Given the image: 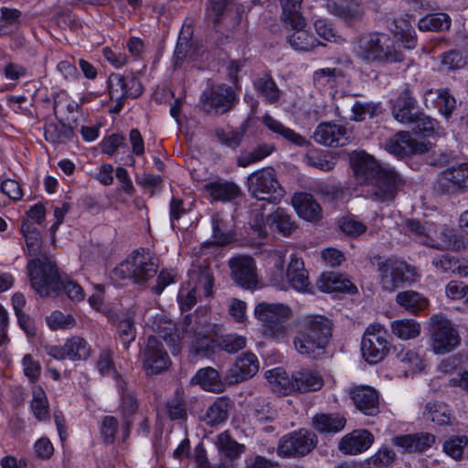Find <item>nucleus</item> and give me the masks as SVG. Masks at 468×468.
Wrapping results in <instances>:
<instances>
[{
    "instance_id": "f257e3e1",
    "label": "nucleus",
    "mask_w": 468,
    "mask_h": 468,
    "mask_svg": "<svg viewBox=\"0 0 468 468\" xmlns=\"http://www.w3.org/2000/svg\"><path fill=\"white\" fill-rule=\"evenodd\" d=\"M153 329L155 335L148 338L142 351L143 367L148 375L161 373L170 366V359L163 347L162 340L169 346L171 353L176 355L181 348V340L190 337L187 332L181 337L175 324L164 317L154 323Z\"/></svg>"
},
{
    "instance_id": "f03ea898",
    "label": "nucleus",
    "mask_w": 468,
    "mask_h": 468,
    "mask_svg": "<svg viewBox=\"0 0 468 468\" xmlns=\"http://www.w3.org/2000/svg\"><path fill=\"white\" fill-rule=\"evenodd\" d=\"M27 270L31 286L41 297L58 295L61 292L75 302L85 297L83 288L73 280L61 278L54 262L47 257L30 260Z\"/></svg>"
},
{
    "instance_id": "7ed1b4c3",
    "label": "nucleus",
    "mask_w": 468,
    "mask_h": 468,
    "mask_svg": "<svg viewBox=\"0 0 468 468\" xmlns=\"http://www.w3.org/2000/svg\"><path fill=\"white\" fill-rule=\"evenodd\" d=\"M351 163L359 183L374 182L372 194L376 199L388 201L394 198L400 179L393 169L378 164L372 155L363 151L354 153Z\"/></svg>"
},
{
    "instance_id": "20e7f679",
    "label": "nucleus",
    "mask_w": 468,
    "mask_h": 468,
    "mask_svg": "<svg viewBox=\"0 0 468 468\" xmlns=\"http://www.w3.org/2000/svg\"><path fill=\"white\" fill-rule=\"evenodd\" d=\"M299 324L300 330L293 338L295 350L307 358H323L332 336L331 321L323 315L307 314Z\"/></svg>"
},
{
    "instance_id": "39448f33",
    "label": "nucleus",
    "mask_w": 468,
    "mask_h": 468,
    "mask_svg": "<svg viewBox=\"0 0 468 468\" xmlns=\"http://www.w3.org/2000/svg\"><path fill=\"white\" fill-rule=\"evenodd\" d=\"M353 53L367 65H386L403 60V53L394 40L385 33L364 32L353 41Z\"/></svg>"
},
{
    "instance_id": "423d86ee",
    "label": "nucleus",
    "mask_w": 468,
    "mask_h": 468,
    "mask_svg": "<svg viewBox=\"0 0 468 468\" xmlns=\"http://www.w3.org/2000/svg\"><path fill=\"white\" fill-rule=\"evenodd\" d=\"M285 250H275L269 255L270 280L275 287L285 290L290 284L300 292H308L310 282L302 259L292 254L286 272L284 271Z\"/></svg>"
},
{
    "instance_id": "0eeeda50",
    "label": "nucleus",
    "mask_w": 468,
    "mask_h": 468,
    "mask_svg": "<svg viewBox=\"0 0 468 468\" xmlns=\"http://www.w3.org/2000/svg\"><path fill=\"white\" fill-rule=\"evenodd\" d=\"M406 228L410 236L425 246L441 250L460 248L458 234L446 224L410 219L406 222Z\"/></svg>"
},
{
    "instance_id": "6e6552de",
    "label": "nucleus",
    "mask_w": 468,
    "mask_h": 468,
    "mask_svg": "<svg viewBox=\"0 0 468 468\" xmlns=\"http://www.w3.org/2000/svg\"><path fill=\"white\" fill-rule=\"evenodd\" d=\"M158 270L156 259L144 249L133 250L123 261L118 264L112 271V279L122 282L131 279L135 283H145L153 278Z\"/></svg>"
},
{
    "instance_id": "1a4fd4ad",
    "label": "nucleus",
    "mask_w": 468,
    "mask_h": 468,
    "mask_svg": "<svg viewBox=\"0 0 468 468\" xmlns=\"http://www.w3.org/2000/svg\"><path fill=\"white\" fill-rule=\"evenodd\" d=\"M263 209V205L255 204L250 212L249 225L253 239L266 238L269 228L274 227L279 233L285 237L290 236L296 229L295 222L284 208H276L267 218L264 216Z\"/></svg>"
},
{
    "instance_id": "9d476101",
    "label": "nucleus",
    "mask_w": 468,
    "mask_h": 468,
    "mask_svg": "<svg viewBox=\"0 0 468 468\" xmlns=\"http://www.w3.org/2000/svg\"><path fill=\"white\" fill-rule=\"evenodd\" d=\"M429 346L436 355H444L456 349L461 345L460 334L446 316L433 314L427 323Z\"/></svg>"
},
{
    "instance_id": "9b49d317",
    "label": "nucleus",
    "mask_w": 468,
    "mask_h": 468,
    "mask_svg": "<svg viewBox=\"0 0 468 468\" xmlns=\"http://www.w3.org/2000/svg\"><path fill=\"white\" fill-rule=\"evenodd\" d=\"M247 187L251 197L272 204H279L285 196V190L280 184L275 170L270 166L249 175Z\"/></svg>"
},
{
    "instance_id": "f8f14e48",
    "label": "nucleus",
    "mask_w": 468,
    "mask_h": 468,
    "mask_svg": "<svg viewBox=\"0 0 468 468\" xmlns=\"http://www.w3.org/2000/svg\"><path fill=\"white\" fill-rule=\"evenodd\" d=\"M254 314L264 328V334L273 339H282L287 335V320L292 315L289 306L282 303H261L254 309Z\"/></svg>"
},
{
    "instance_id": "ddd939ff",
    "label": "nucleus",
    "mask_w": 468,
    "mask_h": 468,
    "mask_svg": "<svg viewBox=\"0 0 468 468\" xmlns=\"http://www.w3.org/2000/svg\"><path fill=\"white\" fill-rule=\"evenodd\" d=\"M378 271L379 283L387 292H394L403 283H412L419 277L414 267L392 258L378 262Z\"/></svg>"
},
{
    "instance_id": "4468645a",
    "label": "nucleus",
    "mask_w": 468,
    "mask_h": 468,
    "mask_svg": "<svg viewBox=\"0 0 468 468\" xmlns=\"http://www.w3.org/2000/svg\"><path fill=\"white\" fill-rule=\"evenodd\" d=\"M389 343L387 339V330L379 323L369 324L361 341V353L369 364L381 361L388 352Z\"/></svg>"
},
{
    "instance_id": "2eb2a0df",
    "label": "nucleus",
    "mask_w": 468,
    "mask_h": 468,
    "mask_svg": "<svg viewBox=\"0 0 468 468\" xmlns=\"http://www.w3.org/2000/svg\"><path fill=\"white\" fill-rule=\"evenodd\" d=\"M431 142L424 138H413L409 133L399 132L385 144V149L399 157L424 154L431 148Z\"/></svg>"
},
{
    "instance_id": "dca6fc26",
    "label": "nucleus",
    "mask_w": 468,
    "mask_h": 468,
    "mask_svg": "<svg viewBox=\"0 0 468 468\" xmlns=\"http://www.w3.org/2000/svg\"><path fill=\"white\" fill-rule=\"evenodd\" d=\"M286 25V42L290 47L298 52H310L315 48L322 46L319 41L307 28L306 19L294 21Z\"/></svg>"
},
{
    "instance_id": "f3484780",
    "label": "nucleus",
    "mask_w": 468,
    "mask_h": 468,
    "mask_svg": "<svg viewBox=\"0 0 468 468\" xmlns=\"http://www.w3.org/2000/svg\"><path fill=\"white\" fill-rule=\"evenodd\" d=\"M108 85L111 100L116 101V112L122 109L123 99L136 98L143 92V87L136 79L125 78L119 73H112L109 76Z\"/></svg>"
},
{
    "instance_id": "a211bd4d",
    "label": "nucleus",
    "mask_w": 468,
    "mask_h": 468,
    "mask_svg": "<svg viewBox=\"0 0 468 468\" xmlns=\"http://www.w3.org/2000/svg\"><path fill=\"white\" fill-rule=\"evenodd\" d=\"M47 353L58 360L80 361L89 358L91 347L84 338L76 335L67 339L62 346H48Z\"/></svg>"
},
{
    "instance_id": "6ab92c4d",
    "label": "nucleus",
    "mask_w": 468,
    "mask_h": 468,
    "mask_svg": "<svg viewBox=\"0 0 468 468\" xmlns=\"http://www.w3.org/2000/svg\"><path fill=\"white\" fill-rule=\"evenodd\" d=\"M436 188L447 194L468 190V163L442 171L437 178Z\"/></svg>"
},
{
    "instance_id": "aec40b11",
    "label": "nucleus",
    "mask_w": 468,
    "mask_h": 468,
    "mask_svg": "<svg viewBox=\"0 0 468 468\" xmlns=\"http://www.w3.org/2000/svg\"><path fill=\"white\" fill-rule=\"evenodd\" d=\"M374 436L367 430H355L345 435L338 442V449L345 454L356 455L368 450Z\"/></svg>"
},
{
    "instance_id": "412c9836",
    "label": "nucleus",
    "mask_w": 468,
    "mask_h": 468,
    "mask_svg": "<svg viewBox=\"0 0 468 468\" xmlns=\"http://www.w3.org/2000/svg\"><path fill=\"white\" fill-rule=\"evenodd\" d=\"M233 99L231 88L219 86L204 94L202 104L206 112L222 114L230 110Z\"/></svg>"
},
{
    "instance_id": "4be33fe9",
    "label": "nucleus",
    "mask_w": 468,
    "mask_h": 468,
    "mask_svg": "<svg viewBox=\"0 0 468 468\" xmlns=\"http://www.w3.org/2000/svg\"><path fill=\"white\" fill-rule=\"evenodd\" d=\"M317 144L325 146H342L348 141L347 132L342 125L334 122L320 123L314 133Z\"/></svg>"
},
{
    "instance_id": "5701e85b",
    "label": "nucleus",
    "mask_w": 468,
    "mask_h": 468,
    "mask_svg": "<svg viewBox=\"0 0 468 468\" xmlns=\"http://www.w3.org/2000/svg\"><path fill=\"white\" fill-rule=\"evenodd\" d=\"M356 407L365 415L375 416L378 413V395L375 388L367 386L356 387L351 391Z\"/></svg>"
},
{
    "instance_id": "b1692460",
    "label": "nucleus",
    "mask_w": 468,
    "mask_h": 468,
    "mask_svg": "<svg viewBox=\"0 0 468 468\" xmlns=\"http://www.w3.org/2000/svg\"><path fill=\"white\" fill-rule=\"evenodd\" d=\"M423 100L426 107L437 108L448 119L456 107V100L447 89L427 90Z\"/></svg>"
},
{
    "instance_id": "393cba45",
    "label": "nucleus",
    "mask_w": 468,
    "mask_h": 468,
    "mask_svg": "<svg viewBox=\"0 0 468 468\" xmlns=\"http://www.w3.org/2000/svg\"><path fill=\"white\" fill-rule=\"evenodd\" d=\"M292 205L298 216L307 221H318L322 217V208L314 197L308 193H295Z\"/></svg>"
},
{
    "instance_id": "a878e982",
    "label": "nucleus",
    "mask_w": 468,
    "mask_h": 468,
    "mask_svg": "<svg viewBox=\"0 0 468 468\" xmlns=\"http://www.w3.org/2000/svg\"><path fill=\"white\" fill-rule=\"evenodd\" d=\"M331 15L346 21H356L362 17L364 6L361 0H333L326 4Z\"/></svg>"
},
{
    "instance_id": "bb28decb",
    "label": "nucleus",
    "mask_w": 468,
    "mask_h": 468,
    "mask_svg": "<svg viewBox=\"0 0 468 468\" xmlns=\"http://www.w3.org/2000/svg\"><path fill=\"white\" fill-rule=\"evenodd\" d=\"M415 104L416 101L412 98L410 90L405 89L393 102L392 114L394 118L404 124L415 122L419 113Z\"/></svg>"
},
{
    "instance_id": "cd10ccee",
    "label": "nucleus",
    "mask_w": 468,
    "mask_h": 468,
    "mask_svg": "<svg viewBox=\"0 0 468 468\" xmlns=\"http://www.w3.org/2000/svg\"><path fill=\"white\" fill-rule=\"evenodd\" d=\"M200 285L204 295L211 296L213 284L208 277L200 281L198 284L196 282H188L180 288L178 292V301L183 311L190 310L197 303V291L200 290Z\"/></svg>"
},
{
    "instance_id": "c85d7f7f",
    "label": "nucleus",
    "mask_w": 468,
    "mask_h": 468,
    "mask_svg": "<svg viewBox=\"0 0 468 468\" xmlns=\"http://www.w3.org/2000/svg\"><path fill=\"white\" fill-rule=\"evenodd\" d=\"M261 121L264 127L276 136H280L296 146L307 145V140L304 137L285 126L282 122L271 115V113H264Z\"/></svg>"
},
{
    "instance_id": "c756f323",
    "label": "nucleus",
    "mask_w": 468,
    "mask_h": 468,
    "mask_svg": "<svg viewBox=\"0 0 468 468\" xmlns=\"http://www.w3.org/2000/svg\"><path fill=\"white\" fill-rule=\"evenodd\" d=\"M259 282L254 261L250 256L236 257V283L246 289L254 288Z\"/></svg>"
},
{
    "instance_id": "7c9ffc66",
    "label": "nucleus",
    "mask_w": 468,
    "mask_h": 468,
    "mask_svg": "<svg viewBox=\"0 0 468 468\" xmlns=\"http://www.w3.org/2000/svg\"><path fill=\"white\" fill-rule=\"evenodd\" d=\"M316 284L318 289L324 292H345L354 293L356 291L350 280L334 271L324 272L317 280Z\"/></svg>"
},
{
    "instance_id": "2f4dec72",
    "label": "nucleus",
    "mask_w": 468,
    "mask_h": 468,
    "mask_svg": "<svg viewBox=\"0 0 468 468\" xmlns=\"http://www.w3.org/2000/svg\"><path fill=\"white\" fill-rule=\"evenodd\" d=\"M396 303L415 316L428 309L430 305V301L425 295L413 290L399 292L396 295Z\"/></svg>"
},
{
    "instance_id": "473e14b6",
    "label": "nucleus",
    "mask_w": 468,
    "mask_h": 468,
    "mask_svg": "<svg viewBox=\"0 0 468 468\" xmlns=\"http://www.w3.org/2000/svg\"><path fill=\"white\" fill-rule=\"evenodd\" d=\"M191 381L207 392L220 393L226 389L218 372L210 367L200 368Z\"/></svg>"
},
{
    "instance_id": "72a5a7b5",
    "label": "nucleus",
    "mask_w": 468,
    "mask_h": 468,
    "mask_svg": "<svg viewBox=\"0 0 468 468\" xmlns=\"http://www.w3.org/2000/svg\"><path fill=\"white\" fill-rule=\"evenodd\" d=\"M259 369L260 362L254 353L242 351L236 355V382L251 378Z\"/></svg>"
},
{
    "instance_id": "f704fd0d",
    "label": "nucleus",
    "mask_w": 468,
    "mask_h": 468,
    "mask_svg": "<svg viewBox=\"0 0 468 468\" xmlns=\"http://www.w3.org/2000/svg\"><path fill=\"white\" fill-rule=\"evenodd\" d=\"M269 388L279 395H288L293 391L292 376L289 377L282 367H274L265 372Z\"/></svg>"
},
{
    "instance_id": "c9c22d12",
    "label": "nucleus",
    "mask_w": 468,
    "mask_h": 468,
    "mask_svg": "<svg viewBox=\"0 0 468 468\" xmlns=\"http://www.w3.org/2000/svg\"><path fill=\"white\" fill-rule=\"evenodd\" d=\"M293 390L299 392L316 391L320 389L324 381L321 375L312 369H301L292 375Z\"/></svg>"
},
{
    "instance_id": "e433bc0d",
    "label": "nucleus",
    "mask_w": 468,
    "mask_h": 468,
    "mask_svg": "<svg viewBox=\"0 0 468 468\" xmlns=\"http://www.w3.org/2000/svg\"><path fill=\"white\" fill-rule=\"evenodd\" d=\"M422 418L426 421L432 422L439 426L452 423V412L449 406L443 402L431 400L428 401L422 410Z\"/></svg>"
},
{
    "instance_id": "4c0bfd02",
    "label": "nucleus",
    "mask_w": 468,
    "mask_h": 468,
    "mask_svg": "<svg viewBox=\"0 0 468 468\" xmlns=\"http://www.w3.org/2000/svg\"><path fill=\"white\" fill-rule=\"evenodd\" d=\"M391 333L402 341H409L420 336L421 324L413 318H399L390 323Z\"/></svg>"
},
{
    "instance_id": "58836bf2",
    "label": "nucleus",
    "mask_w": 468,
    "mask_h": 468,
    "mask_svg": "<svg viewBox=\"0 0 468 468\" xmlns=\"http://www.w3.org/2000/svg\"><path fill=\"white\" fill-rule=\"evenodd\" d=\"M434 441V436L430 433L406 435L396 437L393 440L395 445L409 452H424L428 450Z\"/></svg>"
},
{
    "instance_id": "ea45409f",
    "label": "nucleus",
    "mask_w": 468,
    "mask_h": 468,
    "mask_svg": "<svg viewBox=\"0 0 468 468\" xmlns=\"http://www.w3.org/2000/svg\"><path fill=\"white\" fill-rule=\"evenodd\" d=\"M391 30L394 37L403 44L405 48L412 49L416 47V33L411 27L408 14L396 18L394 20V27Z\"/></svg>"
},
{
    "instance_id": "a19ab883",
    "label": "nucleus",
    "mask_w": 468,
    "mask_h": 468,
    "mask_svg": "<svg viewBox=\"0 0 468 468\" xmlns=\"http://www.w3.org/2000/svg\"><path fill=\"white\" fill-rule=\"evenodd\" d=\"M313 427L322 433H336L342 431L346 423L345 417L339 414L321 413L313 417Z\"/></svg>"
},
{
    "instance_id": "79ce46f5",
    "label": "nucleus",
    "mask_w": 468,
    "mask_h": 468,
    "mask_svg": "<svg viewBox=\"0 0 468 468\" xmlns=\"http://www.w3.org/2000/svg\"><path fill=\"white\" fill-rule=\"evenodd\" d=\"M254 87L270 104H274L279 101L281 98V91L274 80L269 75H263L256 79L254 81Z\"/></svg>"
},
{
    "instance_id": "37998d69",
    "label": "nucleus",
    "mask_w": 468,
    "mask_h": 468,
    "mask_svg": "<svg viewBox=\"0 0 468 468\" xmlns=\"http://www.w3.org/2000/svg\"><path fill=\"white\" fill-rule=\"evenodd\" d=\"M450 26L451 18L445 13L427 15L418 24L420 31H442L449 29Z\"/></svg>"
},
{
    "instance_id": "c03bdc74",
    "label": "nucleus",
    "mask_w": 468,
    "mask_h": 468,
    "mask_svg": "<svg viewBox=\"0 0 468 468\" xmlns=\"http://www.w3.org/2000/svg\"><path fill=\"white\" fill-rule=\"evenodd\" d=\"M397 359L403 365L406 372H420L425 368L423 357L415 350L403 349L397 355Z\"/></svg>"
},
{
    "instance_id": "a18cd8bd",
    "label": "nucleus",
    "mask_w": 468,
    "mask_h": 468,
    "mask_svg": "<svg viewBox=\"0 0 468 468\" xmlns=\"http://www.w3.org/2000/svg\"><path fill=\"white\" fill-rule=\"evenodd\" d=\"M205 190L214 200L227 201L234 197V185L221 179L206 184Z\"/></svg>"
},
{
    "instance_id": "49530a36",
    "label": "nucleus",
    "mask_w": 468,
    "mask_h": 468,
    "mask_svg": "<svg viewBox=\"0 0 468 468\" xmlns=\"http://www.w3.org/2000/svg\"><path fill=\"white\" fill-rule=\"evenodd\" d=\"M31 409L38 420L44 421L48 419V401L45 391L40 387H35L33 388Z\"/></svg>"
},
{
    "instance_id": "de8ad7c7",
    "label": "nucleus",
    "mask_w": 468,
    "mask_h": 468,
    "mask_svg": "<svg viewBox=\"0 0 468 468\" xmlns=\"http://www.w3.org/2000/svg\"><path fill=\"white\" fill-rule=\"evenodd\" d=\"M21 231L25 238L29 256H37L40 249L39 232L27 221L22 223Z\"/></svg>"
},
{
    "instance_id": "09e8293b",
    "label": "nucleus",
    "mask_w": 468,
    "mask_h": 468,
    "mask_svg": "<svg viewBox=\"0 0 468 468\" xmlns=\"http://www.w3.org/2000/svg\"><path fill=\"white\" fill-rule=\"evenodd\" d=\"M302 2L303 0H280L282 16L285 24L305 19L301 13Z\"/></svg>"
},
{
    "instance_id": "8fccbe9b",
    "label": "nucleus",
    "mask_w": 468,
    "mask_h": 468,
    "mask_svg": "<svg viewBox=\"0 0 468 468\" xmlns=\"http://www.w3.org/2000/svg\"><path fill=\"white\" fill-rule=\"evenodd\" d=\"M274 149L275 148L272 144H263L258 145L251 152L240 155L239 158V165L245 167L251 164L260 162L269 156Z\"/></svg>"
},
{
    "instance_id": "3c124183",
    "label": "nucleus",
    "mask_w": 468,
    "mask_h": 468,
    "mask_svg": "<svg viewBox=\"0 0 468 468\" xmlns=\"http://www.w3.org/2000/svg\"><path fill=\"white\" fill-rule=\"evenodd\" d=\"M195 339L191 341L190 352L199 356H208L214 353V340L201 333L195 334Z\"/></svg>"
},
{
    "instance_id": "603ef678",
    "label": "nucleus",
    "mask_w": 468,
    "mask_h": 468,
    "mask_svg": "<svg viewBox=\"0 0 468 468\" xmlns=\"http://www.w3.org/2000/svg\"><path fill=\"white\" fill-rule=\"evenodd\" d=\"M46 322L48 326L53 331L69 329L73 327L76 324L72 315L64 314L60 311L51 313L47 316Z\"/></svg>"
},
{
    "instance_id": "864d4df0",
    "label": "nucleus",
    "mask_w": 468,
    "mask_h": 468,
    "mask_svg": "<svg viewBox=\"0 0 468 468\" xmlns=\"http://www.w3.org/2000/svg\"><path fill=\"white\" fill-rule=\"evenodd\" d=\"M117 334L124 348H128L129 345L134 341L136 332L133 320L130 316H125L119 322Z\"/></svg>"
},
{
    "instance_id": "5fc2aeb1",
    "label": "nucleus",
    "mask_w": 468,
    "mask_h": 468,
    "mask_svg": "<svg viewBox=\"0 0 468 468\" xmlns=\"http://www.w3.org/2000/svg\"><path fill=\"white\" fill-rule=\"evenodd\" d=\"M416 119L413 124H416L417 129L425 135L442 134V129L439 126L436 120L420 112L417 114Z\"/></svg>"
},
{
    "instance_id": "6e6d98bb",
    "label": "nucleus",
    "mask_w": 468,
    "mask_h": 468,
    "mask_svg": "<svg viewBox=\"0 0 468 468\" xmlns=\"http://www.w3.org/2000/svg\"><path fill=\"white\" fill-rule=\"evenodd\" d=\"M340 229L350 237H358L367 230L366 225L355 216L344 217L339 221Z\"/></svg>"
},
{
    "instance_id": "4d7b16f0",
    "label": "nucleus",
    "mask_w": 468,
    "mask_h": 468,
    "mask_svg": "<svg viewBox=\"0 0 468 468\" xmlns=\"http://www.w3.org/2000/svg\"><path fill=\"white\" fill-rule=\"evenodd\" d=\"M445 295L452 301H463L468 307V285L462 282L451 281L445 287Z\"/></svg>"
},
{
    "instance_id": "13d9d810",
    "label": "nucleus",
    "mask_w": 468,
    "mask_h": 468,
    "mask_svg": "<svg viewBox=\"0 0 468 468\" xmlns=\"http://www.w3.org/2000/svg\"><path fill=\"white\" fill-rule=\"evenodd\" d=\"M468 439L466 436H456L450 438L443 444L444 452L450 457L457 460L460 459L466 446Z\"/></svg>"
},
{
    "instance_id": "bf43d9fd",
    "label": "nucleus",
    "mask_w": 468,
    "mask_h": 468,
    "mask_svg": "<svg viewBox=\"0 0 468 468\" xmlns=\"http://www.w3.org/2000/svg\"><path fill=\"white\" fill-rule=\"evenodd\" d=\"M97 367L100 373L103 376H113L116 378L117 385L121 388L122 379L117 376L112 364V353L109 350H103L100 354Z\"/></svg>"
},
{
    "instance_id": "052dcab7",
    "label": "nucleus",
    "mask_w": 468,
    "mask_h": 468,
    "mask_svg": "<svg viewBox=\"0 0 468 468\" xmlns=\"http://www.w3.org/2000/svg\"><path fill=\"white\" fill-rule=\"evenodd\" d=\"M54 446L48 437H41L33 445L34 456L41 461L49 460L54 454Z\"/></svg>"
},
{
    "instance_id": "680f3d73",
    "label": "nucleus",
    "mask_w": 468,
    "mask_h": 468,
    "mask_svg": "<svg viewBox=\"0 0 468 468\" xmlns=\"http://www.w3.org/2000/svg\"><path fill=\"white\" fill-rule=\"evenodd\" d=\"M292 438L295 441L294 445L299 450L305 449L306 454L310 452L316 444V436L314 433L308 431H299L292 433Z\"/></svg>"
},
{
    "instance_id": "e2e57ef3",
    "label": "nucleus",
    "mask_w": 468,
    "mask_h": 468,
    "mask_svg": "<svg viewBox=\"0 0 468 468\" xmlns=\"http://www.w3.org/2000/svg\"><path fill=\"white\" fill-rule=\"evenodd\" d=\"M21 365L24 375L29 379V381L35 382L39 378L41 366L30 354H27L23 356Z\"/></svg>"
},
{
    "instance_id": "0e129e2a",
    "label": "nucleus",
    "mask_w": 468,
    "mask_h": 468,
    "mask_svg": "<svg viewBox=\"0 0 468 468\" xmlns=\"http://www.w3.org/2000/svg\"><path fill=\"white\" fill-rule=\"evenodd\" d=\"M295 441L292 440V435L284 436L280 440L277 452L280 456L291 457V456H303L306 454V450L296 449L294 445Z\"/></svg>"
},
{
    "instance_id": "69168bd1",
    "label": "nucleus",
    "mask_w": 468,
    "mask_h": 468,
    "mask_svg": "<svg viewBox=\"0 0 468 468\" xmlns=\"http://www.w3.org/2000/svg\"><path fill=\"white\" fill-rule=\"evenodd\" d=\"M395 458L393 450L389 447H381L374 455L367 459L368 465L381 467L389 465Z\"/></svg>"
},
{
    "instance_id": "338daca9",
    "label": "nucleus",
    "mask_w": 468,
    "mask_h": 468,
    "mask_svg": "<svg viewBox=\"0 0 468 468\" xmlns=\"http://www.w3.org/2000/svg\"><path fill=\"white\" fill-rule=\"evenodd\" d=\"M314 28L319 37L329 42H337L339 37L328 20L319 18L314 21Z\"/></svg>"
},
{
    "instance_id": "774afa93",
    "label": "nucleus",
    "mask_w": 468,
    "mask_h": 468,
    "mask_svg": "<svg viewBox=\"0 0 468 468\" xmlns=\"http://www.w3.org/2000/svg\"><path fill=\"white\" fill-rule=\"evenodd\" d=\"M465 60L463 56L456 51H450L442 55L441 60V70L449 71L455 69L463 68Z\"/></svg>"
}]
</instances>
